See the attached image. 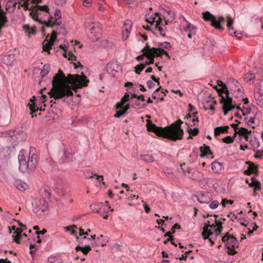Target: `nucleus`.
Masks as SVG:
<instances>
[{"label":"nucleus","instance_id":"obj_43","mask_svg":"<svg viewBox=\"0 0 263 263\" xmlns=\"http://www.w3.org/2000/svg\"><path fill=\"white\" fill-rule=\"evenodd\" d=\"M234 135L233 137L228 136L222 139V142L227 144L231 143L234 141V137H236Z\"/></svg>","mask_w":263,"mask_h":263},{"label":"nucleus","instance_id":"obj_2","mask_svg":"<svg viewBox=\"0 0 263 263\" xmlns=\"http://www.w3.org/2000/svg\"><path fill=\"white\" fill-rule=\"evenodd\" d=\"M182 123V121L178 120L170 126L162 128L157 127L150 121H147L146 127L148 131L154 132L159 136L175 141L182 138L183 130L181 128Z\"/></svg>","mask_w":263,"mask_h":263},{"label":"nucleus","instance_id":"obj_12","mask_svg":"<svg viewBox=\"0 0 263 263\" xmlns=\"http://www.w3.org/2000/svg\"><path fill=\"white\" fill-rule=\"evenodd\" d=\"M49 36V35H48L46 37V39H47ZM57 37V33L56 31L53 30L52 32L51 36H50L49 41L46 39L43 43V49L44 51H48L51 48V47L53 46V43L55 42Z\"/></svg>","mask_w":263,"mask_h":263},{"label":"nucleus","instance_id":"obj_25","mask_svg":"<svg viewBox=\"0 0 263 263\" xmlns=\"http://www.w3.org/2000/svg\"><path fill=\"white\" fill-rule=\"evenodd\" d=\"M200 157H208L209 155H212V153L210 149V147L208 146L204 145L203 146H201L200 148Z\"/></svg>","mask_w":263,"mask_h":263},{"label":"nucleus","instance_id":"obj_37","mask_svg":"<svg viewBox=\"0 0 263 263\" xmlns=\"http://www.w3.org/2000/svg\"><path fill=\"white\" fill-rule=\"evenodd\" d=\"M255 77L254 73L249 72L244 77V79L246 82H250L255 79Z\"/></svg>","mask_w":263,"mask_h":263},{"label":"nucleus","instance_id":"obj_10","mask_svg":"<svg viewBox=\"0 0 263 263\" xmlns=\"http://www.w3.org/2000/svg\"><path fill=\"white\" fill-rule=\"evenodd\" d=\"M171 48V45L170 43L164 42L159 44L158 48H151V49L153 52V53L156 54V57H160L162 54H164L168 55L167 50H169Z\"/></svg>","mask_w":263,"mask_h":263},{"label":"nucleus","instance_id":"obj_44","mask_svg":"<svg viewBox=\"0 0 263 263\" xmlns=\"http://www.w3.org/2000/svg\"><path fill=\"white\" fill-rule=\"evenodd\" d=\"M257 104L260 107H263V97L254 95Z\"/></svg>","mask_w":263,"mask_h":263},{"label":"nucleus","instance_id":"obj_55","mask_svg":"<svg viewBox=\"0 0 263 263\" xmlns=\"http://www.w3.org/2000/svg\"><path fill=\"white\" fill-rule=\"evenodd\" d=\"M219 202L217 200H214L210 204V208L212 209H215L218 207Z\"/></svg>","mask_w":263,"mask_h":263},{"label":"nucleus","instance_id":"obj_38","mask_svg":"<svg viewBox=\"0 0 263 263\" xmlns=\"http://www.w3.org/2000/svg\"><path fill=\"white\" fill-rule=\"evenodd\" d=\"M48 263H62V260L55 256H50L48 258Z\"/></svg>","mask_w":263,"mask_h":263},{"label":"nucleus","instance_id":"obj_5","mask_svg":"<svg viewBox=\"0 0 263 263\" xmlns=\"http://www.w3.org/2000/svg\"><path fill=\"white\" fill-rule=\"evenodd\" d=\"M19 169L23 173H28L34 171L37 163V155L33 154L29 157L27 161L26 160L23 151H21L18 156Z\"/></svg>","mask_w":263,"mask_h":263},{"label":"nucleus","instance_id":"obj_53","mask_svg":"<svg viewBox=\"0 0 263 263\" xmlns=\"http://www.w3.org/2000/svg\"><path fill=\"white\" fill-rule=\"evenodd\" d=\"M94 176H96L97 177V180L99 182H101L103 181V176H102V175H97L96 174L91 173V175H90V176H87V178H91L93 177Z\"/></svg>","mask_w":263,"mask_h":263},{"label":"nucleus","instance_id":"obj_57","mask_svg":"<svg viewBox=\"0 0 263 263\" xmlns=\"http://www.w3.org/2000/svg\"><path fill=\"white\" fill-rule=\"evenodd\" d=\"M146 84L149 88H153L155 85L154 83L151 80H148L146 82Z\"/></svg>","mask_w":263,"mask_h":263},{"label":"nucleus","instance_id":"obj_31","mask_svg":"<svg viewBox=\"0 0 263 263\" xmlns=\"http://www.w3.org/2000/svg\"><path fill=\"white\" fill-rule=\"evenodd\" d=\"M50 71V65L49 64H45L43 66V69H42L40 75L42 78L45 77L47 75Z\"/></svg>","mask_w":263,"mask_h":263},{"label":"nucleus","instance_id":"obj_24","mask_svg":"<svg viewBox=\"0 0 263 263\" xmlns=\"http://www.w3.org/2000/svg\"><path fill=\"white\" fill-rule=\"evenodd\" d=\"M223 168V165L221 162L215 161L211 164V168L215 173H220Z\"/></svg>","mask_w":263,"mask_h":263},{"label":"nucleus","instance_id":"obj_22","mask_svg":"<svg viewBox=\"0 0 263 263\" xmlns=\"http://www.w3.org/2000/svg\"><path fill=\"white\" fill-rule=\"evenodd\" d=\"M166 14H164V21L165 25H167L168 22L173 21L175 18V13L173 11L170 10L168 8L164 10Z\"/></svg>","mask_w":263,"mask_h":263},{"label":"nucleus","instance_id":"obj_39","mask_svg":"<svg viewBox=\"0 0 263 263\" xmlns=\"http://www.w3.org/2000/svg\"><path fill=\"white\" fill-rule=\"evenodd\" d=\"M145 68V65L144 63H140V64L137 65L135 67V71L137 74H139L140 72L142 71Z\"/></svg>","mask_w":263,"mask_h":263},{"label":"nucleus","instance_id":"obj_23","mask_svg":"<svg viewBox=\"0 0 263 263\" xmlns=\"http://www.w3.org/2000/svg\"><path fill=\"white\" fill-rule=\"evenodd\" d=\"M251 183H249L248 181H247V183L249 184V185L251 187H254V191H259L261 189V184L256 178L253 176L251 178Z\"/></svg>","mask_w":263,"mask_h":263},{"label":"nucleus","instance_id":"obj_4","mask_svg":"<svg viewBox=\"0 0 263 263\" xmlns=\"http://www.w3.org/2000/svg\"><path fill=\"white\" fill-rule=\"evenodd\" d=\"M217 82L218 86L221 87L217 89V91L221 97L220 103L223 104V114L226 115L228 112L236 107V104L233 103L232 98L229 96L227 83L224 84L220 80H218Z\"/></svg>","mask_w":263,"mask_h":263},{"label":"nucleus","instance_id":"obj_30","mask_svg":"<svg viewBox=\"0 0 263 263\" xmlns=\"http://www.w3.org/2000/svg\"><path fill=\"white\" fill-rule=\"evenodd\" d=\"M76 250L78 251H81L83 252V253L85 255H86L88 252L91 250V247L89 245H85L84 247H81L80 246H78L76 248Z\"/></svg>","mask_w":263,"mask_h":263},{"label":"nucleus","instance_id":"obj_35","mask_svg":"<svg viewBox=\"0 0 263 263\" xmlns=\"http://www.w3.org/2000/svg\"><path fill=\"white\" fill-rule=\"evenodd\" d=\"M163 171L165 175L168 178H172L174 177V174L173 173L172 170L171 168L167 167H164L163 168Z\"/></svg>","mask_w":263,"mask_h":263},{"label":"nucleus","instance_id":"obj_19","mask_svg":"<svg viewBox=\"0 0 263 263\" xmlns=\"http://www.w3.org/2000/svg\"><path fill=\"white\" fill-rule=\"evenodd\" d=\"M197 200L199 202L202 204H208L212 200L211 196L209 193H201L200 196H197Z\"/></svg>","mask_w":263,"mask_h":263},{"label":"nucleus","instance_id":"obj_13","mask_svg":"<svg viewBox=\"0 0 263 263\" xmlns=\"http://www.w3.org/2000/svg\"><path fill=\"white\" fill-rule=\"evenodd\" d=\"M121 67L119 63L117 61H110L108 63L106 66V70L107 72L112 75L113 77L115 76V74L118 73L120 70Z\"/></svg>","mask_w":263,"mask_h":263},{"label":"nucleus","instance_id":"obj_54","mask_svg":"<svg viewBox=\"0 0 263 263\" xmlns=\"http://www.w3.org/2000/svg\"><path fill=\"white\" fill-rule=\"evenodd\" d=\"M97 212L99 213L102 217H103L104 219H106L108 218V212L105 211H101L99 210H97Z\"/></svg>","mask_w":263,"mask_h":263},{"label":"nucleus","instance_id":"obj_28","mask_svg":"<svg viewBox=\"0 0 263 263\" xmlns=\"http://www.w3.org/2000/svg\"><path fill=\"white\" fill-rule=\"evenodd\" d=\"M229 128L228 126L217 127L214 129V134L216 136L222 133H227Z\"/></svg>","mask_w":263,"mask_h":263},{"label":"nucleus","instance_id":"obj_50","mask_svg":"<svg viewBox=\"0 0 263 263\" xmlns=\"http://www.w3.org/2000/svg\"><path fill=\"white\" fill-rule=\"evenodd\" d=\"M24 29L29 34H35V31L34 29H33L32 28H31L28 25H25L24 26Z\"/></svg>","mask_w":263,"mask_h":263},{"label":"nucleus","instance_id":"obj_52","mask_svg":"<svg viewBox=\"0 0 263 263\" xmlns=\"http://www.w3.org/2000/svg\"><path fill=\"white\" fill-rule=\"evenodd\" d=\"M76 239L77 240V241L80 243V244H83L84 243H85V240H90V239L89 238H87L86 236H84L83 237L81 238H79V237L78 236H76Z\"/></svg>","mask_w":263,"mask_h":263},{"label":"nucleus","instance_id":"obj_14","mask_svg":"<svg viewBox=\"0 0 263 263\" xmlns=\"http://www.w3.org/2000/svg\"><path fill=\"white\" fill-rule=\"evenodd\" d=\"M184 175L189 178L195 180H201L203 178V174L193 168L187 169L183 171Z\"/></svg>","mask_w":263,"mask_h":263},{"label":"nucleus","instance_id":"obj_56","mask_svg":"<svg viewBox=\"0 0 263 263\" xmlns=\"http://www.w3.org/2000/svg\"><path fill=\"white\" fill-rule=\"evenodd\" d=\"M199 132V130L198 128H194L193 129H189V133L190 135H192L193 136L196 135Z\"/></svg>","mask_w":263,"mask_h":263},{"label":"nucleus","instance_id":"obj_33","mask_svg":"<svg viewBox=\"0 0 263 263\" xmlns=\"http://www.w3.org/2000/svg\"><path fill=\"white\" fill-rule=\"evenodd\" d=\"M252 146L254 148H257L259 146V142L258 139L256 137H252L249 139L248 140Z\"/></svg>","mask_w":263,"mask_h":263},{"label":"nucleus","instance_id":"obj_36","mask_svg":"<svg viewBox=\"0 0 263 263\" xmlns=\"http://www.w3.org/2000/svg\"><path fill=\"white\" fill-rule=\"evenodd\" d=\"M196 27L189 23L187 26L184 28L185 32H193V34H195Z\"/></svg>","mask_w":263,"mask_h":263},{"label":"nucleus","instance_id":"obj_21","mask_svg":"<svg viewBox=\"0 0 263 263\" xmlns=\"http://www.w3.org/2000/svg\"><path fill=\"white\" fill-rule=\"evenodd\" d=\"M155 28L156 29H157L159 31L160 35L164 36L166 27L163 26L162 20L160 16H159L157 20L156 21Z\"/></svg>","mask_w":263,"mask_h":263},{"label":"nucleus","instance_id":"obj_16","mask_svg":"<svg viewBox=\"0 0 263 263\" xmlns=\"http://www.w3.org/2000/svg\"><path fill=\"white\" fill-rule=\"evenodd\" d=\"M237 126V125H235V124H232V126H233L235 128V133H234V136H236L237 135V134H238L239 135V138L240 139V136H243L245 137V139L247 140V141H248L249 140V139H250V138H251V136H249L248 135L250 134L251 133V131H249L247 129L245 128H243V127H241L238 132H237L236 130V126Z\"/></svg>","mask_w":263,"mask_h":263},{"label":"nucleus","instance_id":"obj_45","mask_svg":"<svg viewBox=\"0 0 263 263\" xmlns=\"http://www.w3.org/2000/svg\"><path fill=\"white\" fill-rule=\"evenodd\" d=\"M128 109V107H126L122 110L117 111L116 114L114 115V117L120 118L121 116H122L125 113V112Z\"/></svg>","mask_w":263,"mask_h":263},{"label":"nucleus","instance_id":"obj_34","mask_svg":"<svg viewBox=\"0 0 263 263\" xmlns=\"http://www.w3.org/2000/svg\"><path fill=\"white\" fill-rule=\"evenodd\" d=\"M129 97V95L126 93L124 96L122 98L120 103L118 104L117 109L121 108L122 106L128 101Z\"/></svg>","mask_w":263,"mask_h":263},{"label":"nucleus","instance_id":"obj_47","mask_svg":"<svg viewBox=\"0 0 263 263\" xmlns=\"http://www.w3.org/2000/svg\"><path fill=\"white\" fill-rule=\"evenodd\" d=\"M56 29L59 30V33L62 34H65L66 33V29L65 28V26L63 24L61 25V24L59 26L57 25Z\"/></svg>","mask_w":263,"mask_h":263},{"label":"nucleus","instance_id":"obj_9","mask_svg":"<svg viewBox=\"0 0 263 263\" xmlns=\"http://www.w3.org/2000/svg\"><path fill=\"white\" fill-rule=\"evenodd\" d=\"M228 89H229V93L230 91L232 92L237 91L240 94L243 93V88L239 82L236 80L230 78L227 81Z\"/></svg>","mask_w":263,"mask_h":263},{"label":"nucleus","instance_id":"obj_11","mask_svg":"<svg viewBox=\"0 0 263 263\" xmlns=\"http://www.w3.org/2000/svg\"><path fill=\"white\" fill-rule=\"evenodd\" d=\"M141 51L144 52L145 57L148 59V60L145 61L144 63L145 66L153 64L154 62V58L156 57V54L153 53V52L147 43H146V46L141 50Z\"/></svg>","mask_w":263,"mask_h":263},{"label":"nucleus","instance_id":"obj_18","mask_svg":"<svg viewBox=\"0 0 263 263\" xmlns=\"http://www.w3.org/2000/svg\"><path fill=\"white\" fill-rule=\"evenodd\" d=\"M213 228H215V226L204 223L203 228V232H202V235L204 239H206L210 235H212V232H211V229Z\"/></svg>","mask_w":263,"mask_h":263},{"label":"nucleus","instance_id":"obj_46","mask_svg":"<svg viewBox=\"0 0 263 263\" xmlns=\"http://www.w3.org/2000/svg\"><path fill=\"white\" fill-rule=\"evenodd\" d=\"M255 170H256V167L254 166V164H253L252 163L251 165H249L248 170H247L245 171V173L246 174L249 175V174L254 173Z\"/></svg>","mask_w":263,"mask_h":263},{"label":"nucleus","instance_id":"obj_27","mask_svg":"<svg viewBox=\"0 0 263 263\" xmlns=\"http://www.w3.org/2000/svg\"><path fill=\"white\" fill-rule=\"evenodd\" d=\"M132 28V22L129 20H127L125 22L122 28V31H126V33L129 34Z\"/></svg>","mask_w":263,"mask_h":263},{"label":"nucleus","instance_id":"obj_20","mask_svg":"<svg viewBox=\"0 0 263 263\" xmlns=\"http://www.w3.org/2000/svg\"><path fill=\"white\" fill-rule=\"evenodd\" d=\"M11 230L15 231V233H16L15 236L13 235V240L17 244H20L21 236L22 235V233L23 231V230L21 228H17L15 226H13L11 227V228L10 229V233H11Z\"/></svg>","mask_w":263,"mask_h":263},{"label":"nucleus","instance_id":"obj_17","mask_svg":"<svg viewBox=\"0 0 263 263\" xmlns=\"http://www.w3.org/2000/svg\"><path fill=\"white\" fill-rule=\"evenodd\" d=\"M15 55L14 54H9L4 55L1 59V62L7 66H12L15 61Z\"/></svg>","mask_w":263,"mask_h":263},{"label":"nucleus","instance_id":"obj_29","mask_svg":"<svg viewBox=\"0 0 263 263\" xmlns=\"http://www.w3.org/2000/svg\"><path fill=\"white\" fill-rule=\"evenodd\" d=\"M216 104V101L213 100L212 98H209L208 100L206 101L205 105L206 107L211 110V111H214L215 108L214 105Z\"/></svg>","mask_w":263,"mask_h":263},{"label":"nucleus","instance_id":"obj_8","mask_svg":"<svg viewBox=\"0 0 263 263\" xmlns=\"http://www.w3.org/2000/svg\"><path fill=\"white\" fill-rule=\"evenodd\" d=\"M33 211L36 214L40 215L48 208V203L44 199H35L32 203Z\"/></svg>","mask_w":263,"mask_h":263},{"label":"nucleus","instance_id":"obj_62","mask_svg":"<svg viewBox=\"0 0 263 263\" xmlns=\"http://www.w3.org/2000/svg\"><path fill=\"white\" fill-rule=\"evenodd\" d=\"M35 247L34 245H30V253L32 255L35 253V249H34Z\"/></svg>","mask_w":263,"mask_h":263},{"label":"nucleus","instance_id":"obj_26","mask_svg":"<svg viewBox=\"0 0 263 263\" xmlns=\"http://www.w3.org/2000/svg\"><path fill=\"white\" fill-rule=\"evenodd\" d=\"M14 184L18 190L22 191L25 190L27 187L26 183L19 179L15 180Z\"/></svg>","mask_w":263,"mask_h":263},{"label":"nucleus","instance_id":"obj_51","mask_svg":"<svg viewBox=\"0 0 263 263\" xmlns=\"http://www.w3.org/2000/svg\"><path fill=\"white\" fill-rule=\"evenodd\" d=\"M251 109L250 107H243L241 109V112H242V115L245 116L246 115H248V114H250L251 112Z\"/></svg>","mask_w":263,"mask_h":263},{"label":"nucleus","instance_id":"obj_42","mask_svg":"<svg viewBox=\"0 0 263 263\" xmlns=\"http://www.w3.org/2000/svg\"><path fill=\"white\" fill-rule=\"evenodd\" d=\"M78 229V228L73 225L72 226H70L66 228V230L68 231H70L71 234L74 236H77V232L76 230Z\"/></svg>","mask_w":263,"mask_h":263},{"label":"nucleus","instance_id":"obj_63","mask_svg":"<svg viewBox=\"0 0 263 263\" xmlns=\"http://www.w3.org/2000/svg\"><path fill=\"white\" fill-rule=\"evenodd\" d=\"M144 57H145V55H144V52H143V54H141V55L137 56V58H136V59L138 61H142V60H143Z\"/></svg>","mask_w":263,"mask_h":263},{"label":"nucleus","instance_id":"obj_58","mask_svg":"<svg viewBox=\"0 0 263 263\" xmlns=\"http://www.w3.org/2000/svg\"><path fill=\"white\" fill-rule=\"evenodd\" d=\"M55 4L59 6H63L66 3V0H55Z\"/></svg>","mask_w":263,"mask_h":263},{"label":"nucleus","instance_id":"obj_1","mask_svg":"<svg viewBox=\"0 0 263 263\" xmlns=\"http://www.w3.org/2000/svg\"><path fill=\"white\" fill-rule=\"evenodd\" d=\"M88 82V79L83 72L82 75L69 74L67 77H65L63 71L59 70L58 73L53 77L52 86L48 93L54 99H63V102L68 103L69 100L67 98L73 96L72 88L86 86Z\"/></svg>","mask_w":263,"mask_h":263},{"label":"nucleus","instance_id":"obj_60","mask_svg":"<svg viewBox=\"0 0 263 263\" xmlns=\"http://www.w3.org/2000/svg\"><path fill=\"white\" fill-rule=\"evenodd\" d=\"M83 1V5L84 7H87L89 4L91 3V0H82Z\"/></svg>","mask_w":263,"mask_h":263},{"label":"nucleus","instance_id":"obj_32","mask_svg":"<svg viewBox=\"0 0 263 263\" xmlns=\"http://www.w3.org/2000/svg\"><path fill=\"white\" fill-rule=\"evenodd\" d=\"M156 16H154L153 15L149 16V14H146V21L150 23L153 24L154 22H156V21L157 20H156V16H158L159 17V14L158 13H155Z\"/></svg>","mask_w":263,"mask_h":263},{"label":"nucleus","instance_id":"obj_41","mask_svg":"<svg viewBox=\"0 0 263 263\" xmlns=\"http://www.w3.org/2000/svg\"><path fill=\"white\" fill-rule=\"evenodd\" d=\"M254 95L263 97V82L260 83L259 87L255 91Z\"/></svg>","mask_w":263,"mask_h":263},{"label":"nucleus","instance_id":"obj_61","mask_svg":"<svg viewBox=\"0 0 263 263\" xmlns=\"http://www.w3.org/2000/svg\"><path fill=\"white\" fill-rule=\"evenodd\" d=\"M192 125L196 126L198 124V118H193L192 120Z\"/></svg>","mask_w":263,"mask_h":263},{"label":"nucleus","instance_id":"obj_15","mask_svg":"<svg viewBox=\"0 0 263 263\" xmlns=\"http://www.w3.org/2000/svg\"><path fill=\"white\" fill-rule=\"evenodd\" d=\"M54 15L55 16L54 22H53L51 20H48L47 21L45 22L46 26L54 28L55 27V25L60 26L61 24V22L59 21V20L61 17V10L60 9H56L54 11Z\"/></svg>","mask_w":263,"mask_h":263},{"label":"nucleus","instance_id":"obj_64","mask_svg":"<svg viewBox=\"0 0 263 263\" xmlns=\"http://www.w3.org/2000/svg\"><path fill=\"white\" fill-rule=\"evenodd\" d=\"M129 34H126V31H122V38L123 39V40H127V39L128 38V36H129Z\"/></svg>","mask_w":263,"mask_h":263},{"label":"nucleus","instance_id":"obj_40","mask_svg":"<svg viewBox=\"0 0 263 263\" xmlns=\"http://www.w3.org/2000/svg\"><path fill=\"white\" fill-rule=\"evenodd\" d=\"M140 157L144 161L146 162H151L154 160L153 156L150 155H141Z\"/></svg>","mask_w":263,"mask_h":263},{"label":"nucleus","instance_id":"obj_59","mask_svg":"<svg viewBox=\"0 0 263 263\" xmlns=\"http://www.w3.org/2000/svg\"><path fill=\"white\" fill-rule=\"evenodd\" d=\"M222 225L221 224H218V227L217 229L215 230L216 234V236H217L219 233H220L222 231Z\"/></svg>","mask_w":263,"mask_h":263},{"label":"nucleus","instance_id":"obj_3","mask_svg":"<svg viewBox=\"0 0 263 263\" xmlns=\"http://www.w3.org/2000/svg\"><path fill=\"white\" fill-rule=\"evenodd\" d=\"M203 18L205 21H210L211 22V25L214 27L215 29L222 31L224 30L223 24H226V26L228 28L229 33L231 35L240 38L242 36V34L240 32H238L237 31H234V28L233 25L234 23V21L229 16H227L226 17H217L209 11H205L203 12Z\"/></svg>","mask_w":263,"mask_h":263},{"label":"nucleus","instance_id":"obj_49","mask_svg":"<svg viewBox=\"0 0 263 263\" xmlns=\"http://www.w3.org/2000/svg\"><path fill=\"white\" fill-rule=\"evenodd\" d=\"M36 9L37 10H40L41 11H45L46 12L49 13V8L48 6L47 5H43V6H40V5H36Z\"/></svg>","mask_w":263,"mask_h":263},{"label":"nucleus","instance_id":"obj_48","mask_svg":"<svg viewBox=\"0 0 263 263\" xmlns=\"http://www.w3.org/2000/svg\"><path fill=\"white\" fill-rule=\"evenodd\" d=\"M47 232V230L45 229H43L41 231H36V234L37 235L36 238L37 239V240H36V242L37 243H41V239H40V236H39V235H44V234H45Z\"/></svg>","mask_w":263,"mask_h":263},{"label":"nucleus","instance_id":"obj_6","mask_svg":"<svg viewBox=\"0 0 263 263\" xmlns=\"http://www.w3.org/2000/svg\"><path fill=\"white\" fill-rule=\"evenodd\" d=\"M221 239L223 242L226 243V247L228 249L227 252L229 254L233 255L237 253L235 249L238 247L239 242L235 237L231 236L229 233H227L222 237Z\"/></svg>","mask_w":263,"mask_h":263},{"label":"nucleus","instance_id":"obj_7","mask_svg":"<svg viewBox=\"0 0 263 263\" xmlns=\"http://www.w3.org/2000/svg\"><path fill=\"white\" fill-rule=\"evenodd\" d=\"M90 27L88 32L89 38L93 42L98 41L101 35V24L98 22H93L90 25Z\"/></svg>","mask_w":263,"mask_h":263}]
</instances>
